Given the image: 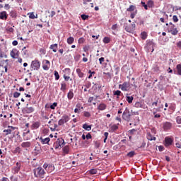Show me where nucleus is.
I'll return each instance as SVG.
<instances>
[{
  "label": "nucleus",
  "instance_id": "f257e3e1",
  "mask_svg": "<svg viewBox=\"0 0 181 181\" xmlns=\"http://www.w3.org/2000/svg\"><path fill=\"white\" fill-rule=\"evenodd\" d=\"M33 173L35 177H38L40 179H44L45 175H46L45 169H43L42 167H37V168H35L33 170Z\"/></svg>",
  "mask_w": 181,
  "mask_h": 181
},
{
  "label": "nucleus",
  "instance_id": "f03ea898",
  "mask_svg": "<svg viewBox=\"0 0 181 181\" xmlns=\"http://www.w3.org/2000/svg\"><path fill=\"white\" fill-rule=\"evenodd\" d=\"M18 131V127H13V126H8L7 129H4L3 131L4 135H11V134H13V136L16 134V131Z\"/></svg>",
  "mask_w": 181,
  "mask_h": 181
},
{
  "label": "nucleus",
  "instance_id": "7ed1b4c3",
  "mask_svg": "<svg viewBox=\"0 0 181 181\" xmlns=\"http://www.w3.org/2000/svg\"><path fill=\"white\" fill-rule=\"evenodd\" d=\"M40 64H41V63L37 59H35V60L32 61L31 64H30V71H37V70H39L40 69Z\"/></svg>",
  "mask_w": 181,
  "mask_h": 181
},
{
  "label": "nucleus",
  "instance_id": "20e7f679",
  "mask_svg": "<svg viewBox=\"0 0 181 181\" xmlns=\"http://www.w3.org/2000/svg\"><path fill=\"white\" fill-rule=\"evenodd\" d=\"M136 28V25L135 24L134 22H133L132 24H125L124 25V30H126V32H128L129 33H132V32H134V30H135Z\"/></svg>",
  "mask_w": 181,
  "mask_h": 181
},
{
  "label": "nucleus",
  "instance_id": "39448f33",
  "mask_svg": "<svg viewBox=\"0 0 181 181\" xmlns=\"http://www.w3.org/2000/svg\"><path fill=\"white\" fill-rule=\"evenodd\" d=\"M64 145V139L63 138H59L57 139L56 142L54 143V149H59Z\"/></svg>",
  "mask_w": 181,
  "mask_h": 181
},
{
  "label": "nucleus",
  "instance_id": "423d86ee",
  "mask_svg": "<svg viewBox=\"0 0 181 181\" xmlns=\"http://www.w3.org/2000/svg\"><path fill=\"white\" fill-rule=\"evenodd\" d=\"M122 118L124 119V121H127V122H129V121H131V115L127 108H126V110L123 112Z\"/></svg>",
  "mask_w": 181,
  "mask_h": 181
},
{
  "label": "nucleus",
  "instance_id": "0eeeda50",
  "mask_svg": "<svg viewBox=\"0 0 181 181\" xmlns=\"http://www.w3.org/2000/svg\"><path fill=\"white\" fill-rule=\"evenodd\" d=\"M168 33H171L173 36H176V35L179 33V30H177V28H176L175 25H169L168 28Z\"/></svg>",
  "mask_w": 181,
  "mask_h": 181
},
{
  "label": "nucleus",
  "instance_id": "6e6552de",
  "mask_svg": "<svg viewBox=\"0 0 181 181\" xmlns=\"http://www.w3.org/2000/svg\"><path fill=\"white\" fill-rule=\"evenodd\" d=\"M70 120V117L67 115H64V116H62V117L59 120L58 122V125H64V124H66V122H69V121Z\"/></svg>",
  "mask_w": 181,
  "mask_h": 181
},
{
  "label": "nucleus",
  "instance_id": "1a4fd4ad",
  "mask_svg": "<svg viewBox=\"0 0 181 181\" xmlns=\"http://www.w3.org/2000/svg\"><path fill=\"white\" fill-rule=\"evenodd\" d=\"M23 114H32V112H35V107H28L23 108L22 110Z\"/></svg>",
  "mask_w": 181,
  "mask_h": 181
},
{
  "label": "nucleus",
  "instance_id": "9d476101",
  "mask_svg": "<svg viewBox=\"0 0 181 181\" xmlns=\"http://www.w3.org/2000/svg\"><path fill=\"white\" fill-rule=\"evenodd\" d=\"M19 170H21V164L19 163V162H17L16 163V166L12 168L11 172L12 173H13V175H16L19 173Z\"/></svg>",
  "mask_w": 181,
  "mask_h": 181
},
{
  "label": "nucleus",
  "instance_id": "9b49d317",
  "mask_svg": "<svg viewBox=\"0 0 181 181\" xmlns=\"http://www.w3.org/2000/svg\"><path fill=\"white\" fill-rule=\"evenodd\" d=\"M43 168L47 170V172H48V173H52V171L54 169V165L44 163Z\"/></svg>",
  "mask_w": 181,
  "mask_h": 181
},
{
  "label": "nucleus",
  "instance_id": "f8f14e48",
  "mask_svg": "<svg viewBox=\"0 0 181 181\" xmlns=\"http://www.w3.org/2000/svg\"><path fill=\"white\" fill-rule=\"evenodd\" d=\"M10 55L12 59H18L19 57V50L16 49H13L10 52Z\"/></svg>",
  "mask_w": 181,
  "mask_h": 181
},
{
  "label": "nucleus",
  "instance_id": "ddd939ff",
  "mask_svg": "<svg viewBox=\"0 0 181 181\" xmlns=\"http://www.w3.org/2000/svg\"><path fill=\"white\" fill-rule=\"evenodd\" d=\"M42 69L43 70L47 71L50 69V62L47 59H44L42 62Z\"/></svg>",
  "mask_w": 181,
  "mask_h": 181
},
{
  "label": "nucleus",
  "instance_id": "4468645a",
  "mask_svg": "<svg viewBox=\"0 0 181 181\" xmlns=\"http://www.w3.org/2000/svg\"><path fill=\"white\" fill-rule=\"evenodd\" d=\"M39 141L40 142H41V144L42 145H50V144H49V142H50V138L49 137H47L43 139V137H40L39 138Z\"/></svg>",
  "mask_w": 181,
  "mask_h": 181
},
{
  "label": "nucleus",
  "instance_id": "2eb2a0df",
  "mask_svg": "<svg viewBox=\"0 0 181 181\" xmlns=\"http://www.w3.org/2000/svg\"><path fill=\"white\" fill-rule=\"evenodd\" d=\"M122 91H127L129 87V82H124L123 84L119 86Z\"/></svg>",
  "mask_w": 181,
  "mask_h": 181
},
{
  "label": "nucleus",
  "instance_id": "dca6fc26",
  "mask_svg": "<svg viewBox=\"0 0 181 181\" xmlns=\"http://www.w3.org/2000/svg\"><path fill=\"white\" fill-rule=\"evenodd\" d=\"M40 125H42L40 122L39 121L34 122L31 125V129L33 130L37 129L40 127Z\"/></svg>",
  "mask_w": 181,
  "mask_h": 181
},
{
  "label": "nucleus",
  "instance_id": "f3484780",
  "mask_svg": "<svg viewBox=\"0 0 181 181\" xmlns=\"http://www.w3.org/2000/svg\"><path fill=\"white\" fill-rule=\"evenodd\" d=\"M172 144H173V139H172V138L166 137L165 139V146H170V145H172Z\"/></svg>",
  "mask_w": 181,
  "mask_h": 181
},
{
  "label": "nucleus",
  "instance_id": "a211bd4d",
  "mask_svg": "<svg viewBox=\"0 0 181 181\" xmlns=\"http://www.w3.org/2000/svg\"><path fill=\"white\" fill-rule=\"evenodd\" d=\"M163 129L164 131H168L169 129H170V128H172V123L169 122H166L165 123H163Z\"/></svg>",
  "mask_w": 181,
  "mask_h": 181
},
{
  "label": "nucleus",
  "instance_id": "6ab92c4d",
  "mask_svg": "<svg viewBox=\"0 0 181 181\" xmlns=\"http://www.w3.org/2000/svg\"><path fill=\"white\" fill-rule=\"evenodd\" d=\"M0 19H1V21H6V19H8V13L6 11L0 12Z\"/></svg>",
  "mask_w": 181,
  "mask_h": 181
},
{
  "label": "nucleus",
  "instance_id": "aec40b11",
  "mask_svg": "<svg viewBox=\"0 0 181 181\" xmlns=\"http://www.w3.org/2000/svg\"><path fill=\"white\" fill-rule=\"evenodd\" d=\"M146 138L148 141H156V137H155L151 132L147 133Z\"/></svg>",
  "mask_w": 181,
  "mask_h": 181
},
{
  "label": "nucleus",
  "instance_id": "412c9836",
  "mask_svg": "<svg viewBox=\"0 0 181 181\" xmlns=\"http://www.w3.org/2000/svg\"><path fill=\"white\" fill-rule=\"evenodd\" d=\"M63 154L64 155H69L70 152V146H65L63 148Z\"/></svg>",
  "mask_w": 181,
  "mask_h": 181
},
{
  "label": "nucleus",
  "instance_id": "4be33fe9",
  "mask_svg": "<svg viewBox=\"0 0 181 181\" xmlns=\"http://www.w3.org/2000/svg\"><path fill=\"white\" fill-rule=\"evenodd\" d=\"M58 47H59V45L57 44H52L50 45L49 49L50 50H52L54 53H56L57 52Z\"/></svg>",
  "mask_w": 181,
  "mask_h": 181
},
{
  "label": "nucleus",
  "instance_id": "5701e85b",
  "mask_svg": "<svg viewBox=\"0 0 181 181\" xmlns=\"http://www.w3.org/2000/svg\"><path fill=\"white\" fill-rule=\"evenodd\" d=\"M21 146L23 148H30L32 146V142L30 141H25L21 144Z\"/></svg>",
  "mask_w": 181,
  "mask_h": 181
},
{
  "label": "nucleus",
  "instance_id": "b1692460",
  "mask_svg": "<svg viewBox=\"0 0 181 181\" xmlns=\"http://www.w3.org/2000/svg\"><path fill=\"white\" fill-rule=\"evenodd\" d=\"M98 110H99V111H104V110H107V105H105V103H100L98 106Z\"/></svg>",
  "mask_w": 181,
  "mask_h": 181
},
{
  "label": "nucleus",
  "instance_id": "393cba45",
  "mask_svg": "<svg viewBox=\"0 0 181 181\" xmlns=\"http://www.w3.org/2000/svg\"><path fill=\"white\" fill-rule=\"evenodd\" d=\"M136 10V6L134 5H130L129 8H127V12H135Z\"/></svg>",
  "mask_w": 181,
  "mask_h": 181
},
{
  "label": "nucleus",
  "instance_id": "a878e982",
  "mask_svg": "<svg viewBox=\"0 0 181 181\" xmlns=\"http://www.w3.org/2000/svg\"><path fill=\"white\" fill-rule=\"evenodd\" d=\"M66 90H67V84L66 83V82H62L61 83L60 90L64 92V91H66Z\"/></svg>",
  "mask_w": 181,
  "mask_h": 181
},
{
  "label": "nucleus",
  "instance_id": "bb28decb",
  "mask_svg": "<svg viewBox=\"0 0 181 181\" xmlns=\"http://www.w3.org/2000/svg\"><path fill=\"white\" fill-rule=\"evenodd\" d=\"M82 128L86 131H91V125H88L87 123L83 124Z\"/></svg>",
  "mask_w": 181,
  "mask_h": 181
},
{
  "label": "nucleus",
  "instance_id": "cd10ccee",
  "mask_svg": "<svg viewBox=\"0 0 181 181\" xmlns=\"http://www.w3.org/2000/svg\"><path fill=\"white\" fill-rule=\"evenodd\" d=\"M74 97V93H73V90H70L67 94V98L69 100H73Z\"/></svg>",
  "mask_w": 181,
  "mask_h": 181
},
{
  "label": "nucleus",
  "instance_id": "c85d7f7f",
  "mask_svg": "<svg viewBox=\"0 0 181 181\" xmlns=\"http://www.w3.org/2000/svg\"><path fill=\"white\" fill-rule=\"evenodd\" d=\"M76 73H77L78 77H80V78H83L84 77V73H83L81 71V69H76Z\"/></svg>",
  "mask_w": 181,
  "mask_h": 181
},
{
  "label": "nucleus",
  "instance_id": "c756f323",
  "mask_svg": "<svg viewBox=\"0 0 181 181\" xmlns=\"http://www.w3.org/2000/svg\"><path fill=\"white\" fill-rule=\"evenodd\" d=\"M147 46L148 47H152V51L153 52V47H155V42H153L152 41H148L147 42Z\"/></svg>",
  "mask_w": 181,
  "mask_h": 181
},
{
  "label": "nucleus",
  "instance_id": "7c9ffc66",
  "mask_svg": "<svg viewBox=\"0 0 181 181\" xmlns=\"http://www.w3.org/2000/svg\"><path fill=\"white\" fill-rule=\"evenodd\" d=\"M66 42L68 45H73L74 43V37H69L67 38Z\"/></svg>",
  "mask_w": 181,
  "mask_h": 181
},
{
  "label": "nucleus",
  "instance_id": "2f4dec72",
  "mask_svg": "<svg viewBox=\"0 0 181 181\" xmlns=\"http://www.w3.org/2000/svg\"><path fill=\"white\" fill-rule=\"evenodd\" d=\"M10 16H11V18H14V19H16V18L18 17V13H16V11H11L10 12Z\"/></svg>",
  "mask_w": 181,
  "mask_h": 181
},
{
  "label": "nucleus",
  "instance_id": "473e14b6",
  "mask_svg": "<svg viewBox=\"0 0 181 181\" xmlns=\"http://www.w3.org/2000/svg\"><path fill=\"white\" fill-rule=\"evenodd\" d=\"M126 100L129 104H132V101H134V96H127Z\"/></svg>",
  "mask_w": 181,
  "mask_h": 181
},
{
  "label": "nucleus",
  "instance_id": "72a5a7b5",
  "mask_svg": "<svg viewBox=\"0 0 181 181\" xmlns=\"http://www.w3.org/2000/svg\"><path fill=\"white\" fill-rule=\"evenodd\" d=\"M41 117H42V119H49V116H47L46 115V112H45V111L42 110L41 111Z\"/></svg>",
  "mask_w": 181,
  "mask_h": 181
},
{
  "label": "nucleus",
  "instance_id": "f704fd0d",
  "mask_svg": "<svg viewBox=\"0 0 181 181\" xmlns=\"http://www.w3.org/2000/svg\"><path fill=\"white\" fill-rule=\"evenodd\" d=\"M177 69V74H178V76H181V64H177L176 66Z\"/></svg>",
  "mask_w": 181,
  "mask_h": 181
},
{
  "label": "nucleus",
  "instance_id": "c9c22d12",
  "mask_svg": "<svg viewBox=\"0 0 181 181\" xmlns=\"http://www.w3.org/2000/svg\"><path fill=\"white\" fill-rule=\"evenodd\" d=\"M103 43H105L106 45L110 43L111 42V39L108 37H105L103 40Z\"/></svg>",
  "mask_w": 181,
  "mask_h": 181
},
{
  "label": "nucleus",
  "instance_id": "e433bc0d",
  "mask_svg": "<svg viewBox=\"0 0 181 181\" xmlns=\"http://www.w3.org/2000/svg\"><path fill=\"white\" fill-rule=\"evenodd\" d=\"M141 39L143 40H145L146 39V37H148V34L146 33V32H142L141 33Z\"/></svg>",
  "mask_w": 181,
  "mask_h": 181
},
{
  "label": "nucleus",
  "instance_id": "4c0bfd02",
  "mask_svg": "<svg viewBox=\"0 0 181 181\" xmlns=\"http://www.w3.org/2000/svg\"><path fill=\"white\" fill-rule=\"evenodd\" d=\"M21 152H22V149H21V147L17 146L13 151V153H21Z\"/></svg>",
  "mask_w": 181,
  "mask_h": 181
},
{
  "label": "nucleus",
  "instance_id": "58836bf2",
  "mask_svg": "<svg viewBox=\"0 0 181 181\" xmlns=\"http://www.w3.org/2000/svg\"><path fill=\"white\" fill-rule=\"evenodd\" d=\"M153 6H154L153 1L149 0V1L147 2V6H148V8H153Z\"/></svg>",
  "mask_w": 181,
  "mask_h": 181
},
{
  "label": "nucleus",
  "instance_id": "ea45409f",
  "mask_svg": "<svg viewBox=\"0 0 181 181\" xmlns=\"http://www.w3.org/2000/svg\"><path fill=\"white\" fill-rule=\"evenodd\" d=\"M127 156H128L129 158H134V156H135V151H132L129 152L127 154Z\"/></svg>",
  "mask_w": 181,
  "mask_h": 181
},
{
  "label": "nucleus",
  "instance_id": "a19ab883",
  "mask_svg": "<svg viewBox=\"0 0 181 181\" xmlns=\"http://www.w3.org/2000/svg\"><path fill=\"white\" fill-rule=\"evenodd\" d=\"M169 110H170L173 112L175 111L176 110V105L175 104H171L169 106Z\"/></svg>",
  "mask_w": 181,
  "mask_h": 181
},
{
  "label": "nucleus",
  "instance_id": "79ce46f5",
  "mask_svg": "<svg viewBox=\"0 0 181 181\" xmlns=\"http://www.w3.org/2000/svg\"><path fill=\"white\" fill-rule=\"evenodd\" d=\"M136 13H138V10H136L134 12L131 13V14H130L131 19H134V18H135V16H136Z\"/></svg>",
  "mask_w": 181,
  "mask_h": 181
},
{
  "label": "nucleus",
  "instance_id": "37998d69",
  "mask_svg": "<svg viewBox=\"0 0 181 181\" xmlns=\"http://www.w3.org/2000/svg\"><path fill=\"white\" fill-rule=\"evenodd\" d=\"M110 129L112 132H114V131H117V129H118V125L117 124H113L111 126Z\"/></svg>",
  "mask_w": 181,
  "mask_h": 181
},
{
  "label": "nucleus",
  "instance_id": "c03bdc74",
  "mask_svg": "<svg viewBox=\"0 0 181 181\" xmlns=\"http://www.w3.org/2000/svg\"><path fill=\"white\" fill-rule=\"evenodd\" d=\"M122 93L121 90H115L113 92V95H117V98H119V96L121 95Z\"/></svg>",
  "mask_w": 181,
  "mask_h": 181
},
{
  "label": "nucleus",
  "instance_id": "a18cd8bd",
  "mask_svg": "<svg viewBox=\"0 0 181 181\" xmlns=\"http://www.w3.org/2000/svg\"><path fill=\"white\" fill-rule=\"evenodd\" d=\"M142 103L141 102H136L134 105V107H136V108H142Z\"/></svg>",
  "mask_w": 181,
  "mask_h": 181
},
{
  "label": "nucleus",
  "instance_id": "49530a36",
  "mask_svg": "<svg viewBox=\"0 0 181 181\" xmlns=\"http://www.w3.org/2000/svg\"><path fill=\"white\" fill-rule=\"evenodd\" d=\"M97 172H98L97 169H94V168L89 170V173L90 175H96Z\"/></svg>",
  "mask_w": 181,
  "mask_h": 181
},
{
  "label": "nucleus",
  "instance_id": "de8ad7c7",
  "mask_svg": "<svg viewBox=\"0 0 181 181\" xmlns=\"http://www.w3.org/2000/svg\"><path fill=\"white\" fill-rule=\"evenodd\" d=\"M83 116H85L86 118H90V117H91V114L90 112H83Z\"/></svg>",
  "mask_w": 181,
  "mask_h": 181
},
{
  "label": "nucleus",
  "instance_id": "09e8293b",
  "mask_svg": "<svg viewBox=\"0 0 181 181\" xmlns=\"http://www.w3.org/2000/svg\"><path fill=\"white\" fill-rule=\"evenodd\" d=\"M56 107H57V103H54L49 106V108H51V110H56Z\"/></svg>",
  "mask_w": 181,
  "mask_h": 181
},
{
  "label": "nucleus",
  "instance_id": "8fccbe9b",
  "mask_svg": "<svg viewBox=\"0 0 181 181\" xmlns=\"http://www.w3.org/2000/svg\"><path fill=\"white\" fill-rule=\"evenodd\" d=\"M5 62H8V60H4L2 58H0V67H4V64H5Z\"/></svg>",
  "mask_w": 181,
  "mask_h": 181
},
{
  "label": "nucleus",
  "instance_id": "3c124183",
  "mask_svg": "<svg viewBox=\"0 0 181 181\" xmlns=\"http://www.w3.org/2000/svg\"><path fill=\"white\" fill-rule=\"evenodd\" d=\"M54 76L55 80H59V78H60V75H59V72H57V71H54Z\"/></svg>",
  "mask_w": 181,
  "mask_h": 181
},
{
  "label": "nucleus",
  "instance_id": "603ef678",
  "mask_svg": "<svg viewBox=\"0 0 181 181\" xmlns=\"http://www.w3.org/2000/svg\"><path fill=\"white\" fill-rule=\"evenodd\" d=\"M20 96H21V93L14 92V93H13V98H19Z\"/></svg>",
  "mask_w": 181,
  "mask_h": 181
},
{
  "label": "nucleus",
  "instance_id": "864d4df0",
  "mask_svg": "<svg viewBox=\"0 0 181 181\" xmlns=\"http://www.w3.org/2000/svg\"><path fill=\"white\" fill-rule=\"evenodd\" d=\"M173 22H175V23L179 22V18H177V16H173Z\"/></svg>",
  "mask_w": 181,
  "mask_h": 181
},
{
  "label": "nucleus",
  "instance_id": "5fc2aeb1",
  "mask_svg": "<svg viewBox=\"0 0 181 181\" xmlns=\"http://www.w3.org/2000/svg\"><path fill=\"white\" fill-rule=\"evenodd\" d=\"M81 17V19H83V21H86V19H88V16L86 14H82Z\"/></svg>",
  "mask_w": 181,
  "mask_h": 181
},
{
  "label": "nucleus",
  "instance_id": "6e6d98bb",
  "mask_svg": "<svg viewBox=\"0 0 181 181\" xmlns=\"http://www.w3.org/2000/svg\"><path fill=\"white\" fill-rule=\"evenodd\" d=\"M141 5L142 6H144V9H146V11H148V4H146L145 2L141 1Z\"/></svg>",
  "mask_w": 181,
  "mask_h": 181
},
{
  "label": "nucleus",
  "instance_id": "4d7b16f0",
  "mask_svg": "<svg viewBox=\"0 0 181 181\" xmlns=\"http://www.w3.org/2000/svg\"><path fill=\"white\" fill-rule=\"evenodd\" d=\"M64 78L65 81H69V80H70V81H71V78H70V76L64 75Z\"/></svg>",
  "mask_w": 181,
  "mask_h": 181
},
{
  "label": "nucleus",
  "instance_id": "13d9d810",
  "mask_svg": "<svg viewBox=\"0 0 181 181\" xmlns=\"http://www.w3.org/2000/svg\"><path fill=\"white\" fill-rule=\"evenodd\" d=\"M78 43H79L80 45H81L82 43H84V38L83 37L79 38L78 40Z\"/></svg>",
  "mask_w": 181,
  "mask_h": 181
},
{
  "label": "nucleus",
  "instance_id": "bf43d9fd",
  "mask_svg": "<svg viewBox=\"0 0 181 181\" xmlns=\"http://www.w3.org/2000/svg\"><path fill=\"white\" fill-rule=\"evenodd\" d=\"M176 121L177 124H181V117L180 116H177L176 117Z\"/></svg>",
  "mask_w": 181,
  "mask_h": 181
},
{
  "label": "nucleus",
  "instance_id": "052dcab7",
  "mask_svg": "<svg viewBox=\"0 0 181 181\" xmlns=\"http://www.w3.org/2000/svg\"><path fill=\"white\" fill-rule=\"evenodd\" d=\"M30 19H35L36 16H35V13H31L29 16Z\"/></svg>",
  "mask_w": 181,
  "mask_h": 181
},
{
  "label": "nucleus",
  "instance_id": "680f3d73",
  "mask_svg": "<svg viewBox=\"0 0 181 181\" xmlns=\"http://www.w3.org/2000/svg\"><path fill=\"white\" fill-rule=\"evenodd\" d=\"M118 29V25L115 24L112 26V30H117Z\"/></svg>",
  "mask_w": 181,
  "mask_h": 181
},
{
  "label": "nucleus",
  "instance_id": "e2e57ef3",
  "mask_svg": "<svg viewBox=\"0 0 181 181\" xmlns=\"http://www.w3.org/2000/svg\"><path fill=\"white\" fill-rule=\"evenodd\" d=\"M99 62H100V64H103V63H104V62H105V59L104 57H100L99 59Z\"/></svg>",
  "mask_w": 181,
  "mask_h": 181
},
{
  "label": "nucleus",
  "instance_id": "0e129e2a",
  "mask_svg": "<svg viewBox=\"0 0 181 181\" xmlns=\"http://www.w3.org/2000/svg\"><path fill=\"white\" fill-rule=\"evenodd\" d=\"M91 138H93V136H91V134L88 133L86 134V139H91Z\"/></svg>",
  "mask_w": 181,
  "mask_h": 181
},
{
  "label": "nucleus",
  "instance_id": "69168bd1",
  "mask_svg": "<svg viewBox=\"0 0 181 181\" xmlns=\"http://www.w3.org/2000/svg\"><path fill=\"white\" fill-rule=\"evenodd\" d=\"M100 142L95 141V148H100Z\"/></svg>",
  "mask_w": 181,
  "mask_h": 181
},
{
  "label": "nucleus",
  "instance_id": "338daca9",
  "mask_svg": "<svg viewBox=\"0 0 181 181\" xmlns=\"http://www.w3.org/2000/svg\"><path fill=\"white\" fill-rule=\"evenodd\" d=\"M175 146L177 148H179L180 149H181V143L177 142L175 144Z\"/></svg>",
  "mask_w": 181,
  "mask_h": 181
},
{
  "label": "nucleus",
  "instance_id": "774afa93",
  "mask_svg": "<svg viewBox=\"0 0 181 181\" xmlns=\"http://www.w3.org/2000/svg\"><path fill=\"white\" fill-rule=\"evenodd\" d=\"M177 46L179 49H181V41H179L177 43Z\"/></svg>",
  "mask_w": 181,
  "mask_h": 181
}]
</instances>
